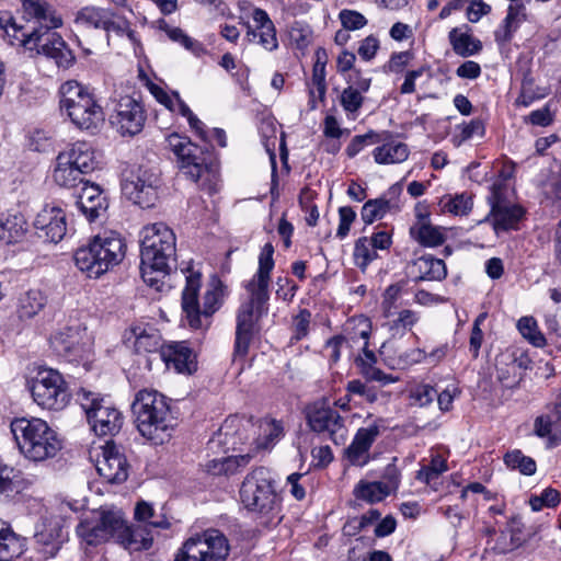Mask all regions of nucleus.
<instances>
[{"label":"nucleus","mask_w":561,"mask_h":561,"mask_svg":"<svg viewBox=\"0 0 561 561\" xmlns=\"http://www.w3.org/2000/svg\"><path fill=\"white\" fill-rule=\"evenodd\" d=\"M229 550L226 536L218 529H208L186 539L174 561H226Z\"/></svg>","instance_id":"12"},{"label":"nucleus","mask_w":561,"mask_h":561,"mask_svg":"<svg viewBox=\"0 0 561 561\" xmlns=\"http://www.w3.org/2000/svg\"><path fill=\"white\" fill-rule=\"evenodd\" d=\"M507 193V184L502 180L495 181L490 187L488 202L491 209L486 220L491 221L496 233L517 229V225L524 216V209L510 201Z\"/></svg>","instance_id":"16"},{"label":"nucleus","mask_w":561,"mask_h":561,"mask_svg":"<svg viewBox=\"0 0 561 561\" xmlns=\"http://www.w3.org/2000/svg\"><path fill=\"white\" fill-rule=\"evenodd\" d=\"M96 470L107 483H122L128 477V465L124 455L117 447L107 442L103 448L102 457L98 459Z\"/></svg>","instance_id":"22"},{"label":"nucleus","mask_w":561,"mask_h":561,"mask_svg":"<svg viewBox=\"0 0 561 561\" xmlns=\"http://www.w3.org/2000/svg\"><path fill=\"white\" fill-rule=\"evenodd\" d=\"M448 467L446 460L436 455L432 458L428 466L423 467L417 471L416 479L430 484L433 480H436L443 472L447 471Z\"/></svg>","instance_id":"56"},{"label":"nucleus","mask_w":561,"mask_h":561,"mask_svg":"<svg viewBox=\"0 0 561 561\" xmlns=\"http://www.w3.org/2000/svg\"><path fill=\"white\" fill-rule=\"evenodd\" d=\"M131 334L135 337L134 346L137 353L161 351L160 335L154 328L150 325H136L131 328Z\"/></svg>","instance_id":"43"},{"label":"nucleus","mask_w":561,"mask_h":561,"mask_svg":"<svg viewBox=\"0 0 561 561\" xmlns=\"http://www.w3.org/2000/svg\"><path fill=\"white\" fill-rule=\"evenodd\" d=\"M173 265L164 266L159 268L158 266L147 265L144 260L140 259V273L144 282L151 287L159 288L161 278L169 274Z\"/></svg>","instance_id":"58"},{"label":"nucleus","mask_w":561,"mask_h":561,"mask_svg":"<svg viewBox=\"0 0 561 561\" xmlns=\"http://www.w3.org/2000/svg\"><path fill=\"white\" fill-rule=\"evenodd\" d=\"M417 271L416 280H443L447 276V267L443 260L431 254L423 255L413 262Z\"/></svg>","instance_id":"36"},{"label":"nucleus","mask_w":561,"mask_h":561,"mask_svg":"<svg viewBox=\"0 0 561 561\" xmlns=\"http://www.w3.org/2000/svg\"><path fill=\"white\" fill-rule=\"evenodd\" d=\"M139 433L154 445L170 439L175 426L170 402L154 389L139 390L131 404Z\"/></svg>","instance_id":"2"},{"label":"nucleus","mask_w":561,"mask_h":561,"mask_svg":"<svg viewBox=\"0 0 561 561\" xmlns=\"http://www.w3.org/2000/svg\"><path fill=\"white\" fill-rule=\"evenodd\" d=\"M125 242L116 232L96 236L75 252L77 267L90 278H98L119 264L125 256Z\"/></svg>","instance_id":"6"},{"label":"nucleus","mask_w":561,"mask_h":561,"mask_svg":"<svg viewBox=\"0 0 561 561\" xmlns=\"http://www.w3.org/2000/svg\"><path fill=\"white\" fill-rule=\"evenodd\" d=\"M363 102V94L360 91L356 90L354 85L345 88L340 96L342 107L348 113L357 112L362 107Z\"/></svg>","instance_id":"60"},{"label":"nucleus","mask_w":561,"mask_h":561,"mask_svg":"<svg viewBox=\"0 0 561 561\" xmlns=\"http://www.w3.org/2000/svg\"><path fill=\"white\" fill-rule=\"evenodd\" d=\"M379 135H387L386 139L380 141V146L376 147L373 151V157L378 164H394L405 161L410 154V150L404 142H401L392 137L389 131L379 133Z\"/></svg>","instance_id":"31"},{"label":"nucleus","mask_w":561,"mask_h":561,"mask_svg":"<svg viewBox=\"0 0 561 561\" xmlns=\"http://www.w3.org/2000/svg\"><path fill=\"white\" fill-rule=\"evenodd\" d=\"M60 110L81 130L93 131L104 122V113L94 95L81 83L70 80L60 87Z\"/></svg>","instance_id":"7"},{"label":"nucleus","mask_w":561,"mask_h":561,"mask_svg":"<svg viewBox=\"0 0 561 561\" xmlns=\"http://www.w3.org/2000/svg\"><path fill=\"white\" fill-rule=\"evenodd\" d=\"M249 293L248 301L243 302L237 313L234 354L245 356L253 336L255 321L267 311L268 291L256 296V289L245 286Z\"/></svg>","instance_id":"15"},{"label":"nucleus","mask_w":561,"mask_h":561,"mask_svg":"<svg viewBox=\"0 0 561 561\" xmlns=\"http://www.w3.org/2000/svg\"><path fill=\"white\" fill-rule=\"evenodd\" d=\"M244 508L264 519L272 520L280 512L282 497L276 491V481L266 467L250 471L242 481L239 491Z\"/></svg>","instance_id":"5"},{"label":"nucleus","mask_w":561,"mask_h":561,"mask_svg":"<svg viewBox=\"0 0 561 561\" xmlns=\"http://www.w3.org/2000/svg\"><path fill=\"white\" fill-rule=\"evenodd\" d=\"M76 400L98 436H114L121 431L124 421L122 413L100 393L81 388Z\"/></svg>","instance_id":"10"},{"label":"nucleus","mask_w":561,"mask_h":561,"mask_svg":"<svg viewBox=\"0 0 561 561\" xmlns=\"http://www.w3.org/2000/svg\"><path fill=\"white\" fill-rule=\"evenodd\" d=\"M520 365L513 356H502L496 359V377L505 388H514L519 382L517 371Z\"/></svg>","instance_id":"45"},{"label":"nucleus","mask_w":561,"mask_h":561,"mask_svg":"<svg viewBox=\"0 0 561 561\" xmlns=\"http://www.w3.org/2000/svg\"><path fill=\"white\" fill-rule=\"evenodd\" d=\"M274 247L266 243L259 255V268L253 278L245 285L256 289V296H264V291H268L270 275L274 267Z\"/></svg>","instance_id":"33"},{"label":"nucleus","mask_w":561,"mask_h":561,"mask_svg":"<svg viewBox=\"0 0 561 561\" xmlns=\"http://www.w3.org/2000/svg\"><path fill=\"white\" fill-rule=\"evenodd\" d=\"M535 434L541 438L547 437L552 445L561 443V392L552 410L535 420Z\"/></svg>","instance_id":"30"},{"label":"nucleus","mask_w":561,"mask_h":561,"mask_svg":"<svg viewBox=\"0 0 561 561\" xmlns=\"http://www.w3.org/2000/svg\"><path fill=\"white\" fill-rule=\"evenodd\" d=\"M400 209L398 202H393L386 196L367 201L360 211L362 219L365 224L370 225L379 220L390 211H398Z\"/></svg>","instance_id":"40"},{"label":"nucleus","mask_w":561,"mask_h":561,"mask_svg":"<svg viewBox=\"0 0 561 561\" xmlns=\"http://www.w3.org/2000/svg\"><path fill=\"white\" fill-rule=\"evenodd\" d=\"M135 517L139 522H145L147 527L168 528L170 523L165 518L151 520L153 517V508L147 502H139L135 508Z\"/></svg>","instance_id":"59"},{"label":"nucleus","mask_w":561,"mask_h":561,"mask_svg":"<svg viewBox=\"0 0 561 561\" xmlns=\"http://www.w3.org/2000/svg\"><path fill=\"white\" fill-rule=\"evenodd\" d=\"M308 424L313 432L328 434L335 445H342L346 439L344 420L333 408L314 407L308 413Z\"/></svg>","instance_id":"19"},{"label":"nucleus","mask_w":561,"mask_h":561,"mask_svg":"<svg viewBox=\"0 0 561 561\" xmlns=\"http://www.w3.org/2000/svg\"><path fill=\"white\" fill-rule=\"evenodd\" d=\"M34 227L45 233L48 241L57 243L66 234V214L58 206L46 205L35 217Z\"/></svg>","instance_id":"24"},{"label":"nucleus","mask_w":561,"mask_h":561,"mask_svg":"<svg viewBox=\"0 0 561 561\" xmlns=\"http://www.w3.org/2000/svg\"><path fill=\"white\" fill-rule=\"evenodd\" d=\"M117 542L129 551L147 550L152 546L153 536L147 526L129 527L124 520Z\"/></svg>","instance_id":"34"},{"label":"nucleus","mask_w":561,"mask_h":561,"mask_svg":"<svg viewBox=\"0 0 561 561\" xmlns=\"http://www.w3.org/2000/svg\"><path fill=\"white\" fill-rule=\"evenodd\" d=\"M82 175H84V173H82L71 163L62 165L60 154L57 156L53 178L58 185L65 187H75L78 183L83 184L84 182Z\"/></svg>","instance_id":"46"},{"label":"nucleus","mask_w":561,"mask_h":561,"mask_svg":"<svg viewBox=\"0 0 561 561\" xmlns=\"http://www.w3.org/2000/svg\"><path fill=\"white\" fill-rule=\"evenodd\" d=\"M27 222L20 211H9L0 221V240L18 242L26 232Z\"/></svg>","instance_id":"38"},{"label":"nucleus","mask_w":561,"mask_h":561,"mask_svg":"<svg viewBox=\"0 0 561 561\" xmlns=\"http://www.w3.org/2000/svg\"><path fill=\"white\" fill-rule=\"evenodd\" d=\"M390 493L381 482L359 481L354 489V495L367 503H376L386 499Z\"/></svg>","instance_id":"48"},{"label":"nucleus","mask_w":561,"mask_h":561,"mask_svg":"<svg viewBox=\"0 0 561 561\" xmlns=\"http://www.w3.org/2000/svg\"><path fill=\"white\" fill-rule=\"evenodd\" d=\"M165 144L167 148L174 153L179 168L186 176L199 183L201 188L209 195L219 191L218 174L207 149L175 133L167 136Z\"/></svg>","instance_id":"3"},{"label":"nucleus","mask_w":561,"mask_h":561,"mask_svg":"<svg viewBox=\"0 0 561 561\" xmlns=\"http://www.w3.org/2000/svg\"><path fill=\"white\" fill-rule=\"evenodd\" d=\"M525 10L526 8L523 3L508 5L505 19L494 32L495 41L499 44H506L512 39L519 23L525 20Z\"/></svg>","instance_id":"35"},{"label":"nucleus","mask_w":561,"mask_h":561,"mask_svg":"<svg viewBox=\"0 0 561 561\" xmlns=\"http://www.w3.org/2000/svg\"><path fill=\"white\" fill-rule=\"evenodd\" d=\"M340 224L336 231V237L344 239L351 229V225L356 218L355 210L350 206H343L339 209Z\"/></svg>","instance_id":"63"},{"label":"nucleus","mask_w":561,"mask_h":561,"mask_svg":"<svg viewBox=\"0 0 561 561\" xmlns=\"http://www.w3.org/2000/svg\"><path fill=\"white\" fill-rule=\"evenodd\" d=\"M437 396V390L431 385H419L411 392V399L420 407L431 404Z\"/></svg>","instance_id":"61"},{"label":"nucleus","mask_w":561,"mask_h":561,"mask_svg":"<svg viewBox=\"0 0 561 561\" xmlns=\"http://www.w3.org/2000/svg\"><path fill=\"white\" fill-rule=\"evenodd\" d=\"M201 287L199 273L186 276V285L182 291L183 319L192 330L205 331L211 323V316L220 307V294L217 288L209 289L204 295L203 309L198 304Z\"/></svg>","instance_id":"8"},{"label":"nucleus","mask_w":561,"mask_h":561,"mask_svg":"<svg viewBox=\"0 0 561 561\" xmlns=\"http://www.w3.org/2000/svg\"><path fill=\"white\" fill-rule=\"evenodd\" d=\"M389 352L390 346L388 344H382L380 354L385 356L387 365L393 369H404L411 365L422 363L427 358V353L422 348H412L400 353L396 357L389 355Z\"/></svg>","instance_id":"41"},{"label":"nucleus","mask_w":561,"mask_h":561,"mask_svg":"<svg viewBox=\"0 0 561 561\" xmlns=\"http://www.w3.org/2000/svg\"><path fill=\"white\" fill-rule=\"evenodd\" d=\"M356 323L358 329V336L364 340L363 352L355 358L356 367L359 369L360 374L370 381H378L382 385H388L394 382L397 379L391 375L383 373L381 369L376 367L377 356L376 354L368 350V337L370 334V322L365 317H359L358 319H353L347 323L351 325Z\"/></svg>","instance_id":"18"},{"label":"nucleus","mask_w":561,"mask_h":561,"mask_svg":"<svg viewBox=\"0 0 561 561\" xmlns=\"http://www.w3.org/2000/svg\"><path fill=\"white\" fill-rule=\"evenodd\" d=\"M341 23L345 30L355 31L367 24L366 18L353 10H342L339 15Z\"/></svg>","instance_id":"62"},{"label":"nucleus","mask_w":561,"mask_h":561,"mask_svg":"<svg viewBox=\"0 0 561 561\" xmlns=\"http://www.w3.org/2000/svg\"><path fill=\"white\" fill-rule=\"evenodd\" d=\"M140 238V259L147 265L175 266L176 238L170 227L163 222L147 225L141 229Z\"/></svg>","instance_id":"9"},{"label":"nucleus","mask_w":561,"mask_h":561,"mask_svg":"<svg viewBox=\"0 0 561 561\" xmlns=\"http://www.w3.org/2000/svg\"><path fill=\"white\" fill-rule=\"evenodd\" d=\"M145 122L146 114L142 105L131 96L121 98L112 116V124L118 131L122 135H137L142 130Z\"/></svg>","instance_id":"21"},{"label":"nucleus","mask_w":561,"mask_h":561,"mask_svg":"<svg viewBox=\"0 0 561 561\" xmlns=\"http://www.w3.org/2000/svg\"><path fill=\"white\" fill-rule=\"evenodd\" d=\"M22 13L26 21L37 25L25 30L15 23L8 12L0 13V27L11 45L22 46L30 56L43 55L59 68L67 69L75 62V55L55 30L62 25L54 9L46 0H21Z\"/></svg>","instance_id":"1"},{"label":"nucleus","mask_w":561,"mask_h":561,"mask_svg":"<svg viewBox=\"0 0 561 561\" xmlns=\"http://www.w3.org/2000/svg\"><path fill=\"white\" fill-rule=\"evenodd\" d=\"M448 39L456 55L470 57L482 50V43L471 34V28L463 24L461 27H454L448 33Z\"/></svg>","instance_id":"32"},{"label":"nucleus","mask_w":561,"mask_h":561,"mask_svg":"<svg viewBox=\"0 0 561 561\" xmlns=\"http://www.w3.org/2000/svg\"><path fill=\"white\" fill-rule=\"evenodd\" d=\"M547 94L548 93L545 89L535 87V82L531 77L526 76L522 81L520 93L516 99V104L527 107L535 100L545 98Z\"/></svg>","instance_id":"54"},{"label":"nucleus","mask_w":561,"mask_h":561,"mask_svg":"<svg viewBox=\"0 0 561 561\" xmlns=\"http://www.w3.org/2000/svg\"><path fill=\"white\" fill-rule=\"evenodd\" d=\"M252 18L254 28L251 25H248L247 34L250 37V41L259 38V44L266 50L272 51L276 49L278 47L276 30L268 14L264 10L256 8L253 10Z\"/></svg>","instance_id":"28"},{"label":"nucleus","mask_w":561,"mask_h":561,"mask_svg":"<svg viewBox=\"0 0 561 561\" xmlns=\"http://www.w3.org/2000/svg\"><path fill=\"white\" fill-rule=\"evenodd\" d=\"M163 30L172 42L179 43L193 55L199 57L205 54L203 44L188 36L182 28L165 26Z\"/></svg>","instance_id":"51"},{"label":"nucleus","mask_w":561,"mask_h":561,"mask_svg":"<svg viewBox=\"0 0 561 561\" xmlns=\"http://www.w3.org/2000/svg\"><path fill=\"white\" fill-rule=\"evenodd\" d=\"M160 357L168 368L191 375L197 369L196 355L186 342H172L161 347Z\"/></svg>","instance_id":"23"},{"label":"nucleus","mask_w":561,"mask_h":561,"mask_svg":"<svg viewBox=\"0 0 561 561\" xmlns=\"http://www.w3.org/2000/svg\"><path fill=\"white\" fill-rule=\"evenodd\" d=\"M47 296L41 289H30L19 299L18 313L21 319L37 316L46 306Z\"/></svg>","instance_id":"42"},{"label":"nucleus","mask_w":561,"mask_h":561,"mask_svg":"<svg viewBox=\"0 0 561 561\" xmlns=\"http://www.w3.org/2000/svg\"><path fill=\"white\" fill-rule=\"evenodd\" d=\"M124 526L121 511L101 510L94 519H84L77 527L78 535L90 546H96L114 538L118 540Z\"/></svg>","instance_id":"17"},{"label":"nucleus","mask_w":561,"mask_h":561,"mask_svg":"<svg viewBox=\"0 0 561 561\" xmlns=\"http://www.w3.org/2000/svg\"><path fill=\"white\" fill-rule=\"evenodd\" d=\"M30 391L34 402L47 410L60 411L70 400L67 382L53 368L39 369L30 382Z\"/></svg>","instance_id":"13"},{"label":"nucleus","mask_w":561,"mask_h":561,"mask_svg":"<svg viewBox=\"0 0 561 561\" xmlns=\"http://www.w3.org/2000/svg\"><path fill=\"white\" fill-rule=\"evenodd\" d=\"M443 211L450 213L456 216L467 215L472 208V196L468 193L445 196L440 201Z\"/></svg>","instance_id":"50"},{"label":"nucleus","mask_w":561,"mask_h":561,"mask_svg":"<svg viewBox=\"0 0 561 561\" xmlns=\"http://www.w3.org/2000/svg\"><path fill=\"white\" fill-rule=\"evenodd\" d=\"M259 434L253 438L256 450L270 449L284 435V427L280 421L263 419L259 421Z\"/></svg>","instance_id":"37"},{"label":"nucleus","mask_w":561,"mask_h":561,"mask_svg":"<svg viewBox=\"0 0 561 561\" xmlns=\"http://www.w3.org/2000/svg\"><path fill=\"white\" fill-rule=\"evenodd\" d=\"M504 462L508 468L518 470L522 474L533 476L536 473V461L525 456L519 449L507 451L504 455Z\"/></svg>","instance_id":"49"},{"label":"nucleus","mask_w":561,"mask_h":561,"mask_svg":"<svg viewBox=\"0 0 561 561\" xmlns=\"http://www.w3.org/2000/svg\"><path fill=\"white\" fill-rule=\"evenodd\" d=\"M420 320L416 311L404 309L401 310L397 318L388 322L389 331L392 336H402L407 331L411 330Z\"/></svg>","instance_id":"52"},{"label":"nucleus","mask_w":561,"mask_h":561,"mask_svg":"<svg viewBox=\"0 0 561 561\" xmlns=\"http://www.w3.org/2000/svg\"><path fill=\"white\" fill-rule=\"evenodd\" d=\"M24 546V538L16 535L9 524L0 519V559L20 557Z\"/></svg>","instance_id":"39"},{"label":"nucleus","mask_w":561,"mask_h":561,"mask_svg":"<svg viewBox=\"0 0 561 561\" xmlns=\"http://www.w3.org/2000/svg\"><path fill=\"white\" fill-rule=\"evenodd\" d=\"M311 313L307 309L300 310V312L295 317L294 320V337L296 340H301L308 334L309 324H310Z\"/></svg>","instance_id":"64"},{"label":"nucleus","mask_w":561,"mask_h":561,"mask_svg":"<svg viewBox=\"0 0 561 561\" xmlns=\"http://www.w3.org/2000/svg\"><path fill=\"white\" fill-rule=\"evenodd\" d=\"M311 84L312 87L309 89V106L311 110H314L317 108L316 95L323 101L327 91L325 61L321 60L320 51L317 53V61L313 65Z\"/></svg>","instance_id":"44"},{"label":"nucleus","mask_w":561,"mask_h":561,"mask_svg":"<svg viewBox=\"0 0 561 561\" xmlns=\"http://www.w3.org/2000/svg\"><path fill=\"white\" fill-rule=\"evenodd\" d=\"M387 135H379V133L369 130L364 135L355 136L345 149L346 154L350 158H354L366 146L376 145L386 139Z\"/></svg>","instance_id":"55"},{"label":"nucleus","mask_w":561,"mask_h":561,"mask_svg":"<svg viewBox=\"0 0 561 561\" xmlns=\"http://www.w3.org/2000/svg\"><path fill=\"white\" fill-rule=\"evenodd\" d=\"M518 331L535 346L545 344L543 335L537 330L536 321L530 317H523L517 323Z\"/></svg>","instance_id":"57"},{"label":"nucleus","mask_w":561,"mask_h":561,"mask_svg":"<svg viewBox=\"0 0 561 561\" xmlns=\"http://www.w3.org/2000/svg\"><path fill=\"white\" fill-rule=\"evenodd\" d=\"M11 432L21 454L28 460L42 462L54 458L62 444L48 423L38 417H18L11 422Z\"/></svg>","instance_id":"4"},{"label":"nucleus","mask_w":561,"mask_h":561,"mask_svg":"<svg viewBox=\"0 0 561 561\" xmlns=\"http://www.w3.org/2000/svg\"><path fill=\"white\" fill-rule=\"evenodd\" d=\"M76 205L85 218L93 222L107 209V199L101 187L96 184L84 182L77 195Z\"/></svg>","instance_id":"25"},{"label":"nucleus","mask_w":561,"mask_h":561,"mask_svg":"<svg viewBox=\"0 0 561 561\" xmlns=\"http://www.w3.org/2000/svg\"><path fill=\"white\" fill-rule=\"evenodd\" d=\"M91 343L92 339L81 323L60 327L49 337L51 351L69 363L84 359L90 352Z\"/></svg>","instance_id":"14"},{"label":"nucleus","mask_w":561,"mask_h":561,"mask_svg":"<svg viewBox=\"0 0 561 561\" xmlns=\"http://www.w3.org/2000/svg\"><path fill=\"white\" fill-rule=\"evenodd\" d=\"M157 183L156 174L140 169L131 179L124 181L122 190L134 204L141 208H150L158 198Z\"/></svg>","instance_id":"20"},{"label":"nucleus","mask_w":561,"mask_h":561,"mask_svg":"<svg viewBox=\"0 0 561 561\" xmlns=\"http://www.w3.org/2000/svg\"><path fill=\"white\" fill-rule=\"evenodd\" d=\"M354 260L355 264L365 271L367 266L377 259V251L371 245L367 237L359 238L354 245Z\"/></svg>","instance_id":"53"},{"label":"nucleus","mask_w":561,"mask_h":561,"mask_svg":"<svg viewBox=\"0 0 561 561\" xmlns=\"http://www.w3.org/2000/svg\"><path fill=\"white\" fill-rule=\"evenodd\" d=\"M379 434L380 428L377 424L360 427L346 449L348 461L354 466L366 465L368 462V451Z\"/></svg>","instance_id":"26"},{"label":"nucleus","mask_w":561,"mask_h":561,"mask_svg":"<svg viewBox=\"0 0 561 561\" xmlns=\"http://www.w3.org/2000/svg\"><path fill=\"white\" fill-rule=\"evenodd\" d=\"M417 221L410 227V236L422 247L435 248L442 245L445 240V229L433 226L428 214H416Z\"/></svg>","instance_id":"29"},{"label":"nucleus","mask_w":561,"mask_h":561,"mask_svg":"<svg viewBox=\"0 0 561 561\" xmlns=\"http://www.w3.org/2000/svg\"><path fill=\"white\" fill-rule=\"evenodd\" d=\"M59 154L62 165L71 163L84 174L94 171L99 165L95 150L87 141H77Z\"/></svg>","instance_id":"27"},{"label":"nucleus","mask_w":561,"mask_h":561,"mask_svg":"<svg viewBox=\"0 0 561 561\" xmlns=\"http://www.w3.org/2000/svg\"><path fill=\"white\" fill-rule=\"evenodd\" d=\"M75 24L82 31H103L107 45L111 34L127 36L134 39L130 22L122 14L110 8L87 5L81 8L75 18Z\"/></svg>","instance_id":"11"},{"label":"nucleus","mask_w":561,"mask_h":561,"mask_svg":"<svg viewBox=\"0 0 561 561\" xmlns=\"http://www.w3.org/2000/svg\"><path fill=\"white\" fill-rule=\"evenodd\" d=\"M484 134V123L480 118H474L468 123H462L455 127V134L451 137V142L455 147L458 148L474 137L482 138Z\"/></svg>","instance_id":"47"}]
</instances>
